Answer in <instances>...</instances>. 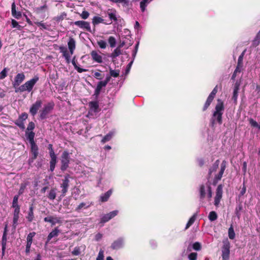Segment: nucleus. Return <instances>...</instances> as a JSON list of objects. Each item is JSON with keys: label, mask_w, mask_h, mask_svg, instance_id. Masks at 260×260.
<instances>
[{"label": "nucleus", "mask_w": 260, "mask_h": 260, "mask_svg": "<svg viewBox=\"0 0 260 260\" xmlns=\"http://www.w3.org/2000/svg\"><path fill=\"white\" fill-rule=\"evenodd\" d=\"M68 46L70 51L68 52L67 47L64 46H60L59 49L60 52L62 53V56L65 58L66 62L68 63L70 62V55L74 53V51L76 48V41L75 39L70 37L68 42Z\"/></svg>", "instance_id": "1"}, {"label": "nucleus", "mask_w": 260, "mask_h": 260, "mask_svg": "<svg viewBox=\"0 0 260 260\" xmlns=\"http://www.w3.org/2000/svg\"><path fill=\"white\" fill-rule=\"evenodd\" d=\"M212 117L216 120L217 123L221 124L222 123V115L224 110L223 102L221 99L217 100V103L215 108Z\"/></svg>", "instance_id": "2"}, {"label": "nucleus", "mask_w": 260, "mask_h": 260, "mask_svg": "<svg viewBox=\"0 0 260 260\" xmlns=\"http://www.w3.org/2000/svg\"><path fill=\"white\" fill-rule=\"evenodd\" d=\"M39 80V78L38 76H35L33 78L26 81L24 84L18 87L16 89L15 92H23L25 91H27L28 92H30Z\"/></svg>", "instance_id": "3"}, {"label": "nucleus", "mask_w": 260, "mask_h": 260, "mask_svg": "<svg viewBox=\"0 0 260 260\" xmlns=\"http://www.w3.org/2000/svg\"><path fill=\"white\" fill-rule=\"evenodd\" d=\"M55 106L54 103L51 101L44 105L39 111V118L41 120L46 119L48 115L52 111Z\"/></svg>", "instance_id": "4"}, {"label": "nucleus", "mask_w": 260, "mask_h": 260, "mask_svg": "<svg viewBox=\"0 0 260 260\" xmlns=\"http://www.w3.org/2000/svg\"><path fill=\"white\" fill-rule=\"evenodd\" d=\"M71 157L70 153L67 150H64L60 157V170L64 172L69 167Z\"/></svg>", "instance_id": "5"}, {"label": "nucleus", "mask_w": 260, "mask_h": 260, "mask_svg": "<svg viewBox=\"0 0 260 260\" xmlns=\"http://www.w3.org/2000/svg\"><path fill=\"white\" fill-rule=\"evenodd\" d=\"M39 147L37 144L30 145V154L31 156L28 160V164L29 166L34 162V160L39 155Z\"/></svg>", "instance_id": "6"}, {"label": "nucleus", "mask_w": 260, "mask_h": 260, "mask_svg": "<svg viewBox=\"0 0 260 260\" xmlns=\"http://www.w3.org/2000/svg\"><path fill=\"white\" fill-rule=\"evenodd\" d=\"M222 247V260H229L230 253V243L227 240L223 242Z\"/></svg>", "instance_id": "7"}, {"label": "nucleus", "mask_w": 260, "mask_h": 260, "mask_svg": "<svg viewBox=\"0 0 260 260\" xmlns=\"http://www.w3.org/2000/svg\"><path fill=\"white\" fill-rule=\"evenodd\" d=\"M70 178H72L69 174H66L64 176V179L62 180V183L60 184L61 193L62 196H64L68 192L69 187Z\"/></svg>", "instance_id": "8"}, {"label": "nucleus", "mask_w": 260, "mask_h": 260, "mask_svg": "<svg viewBox=\"0 0 260 260\" xmlns=\"http://www.w3.org/2000/svg\"><path fill=\"white\" fill-rule=\"evenodd\" d=\"M43 101L41 99H37L36 101L32 104L29 109V113L32 116H35L38 110L42 107Z\"/></svg>", "instance_id": "9"}, {"label": "nucleus", "mask_w": 260, "mask_h": 260, "mask_svg": "<svg viewBox=\"0 0 260 260\" xmlns=\"http://www.w3.org/2000/svg\"><path fill=\"white\" fill-rule=\"evenodd\" d=\"M25 78V76L23 73H18L16 75L14 80L12 82V85L15 88V91L20 86V85L24 80Z\"/></svg>", "instance_id": "10"}, {"label": "nucleus", "mask_w": 260, "mask_h": 260, "mask_svg": "<svg viewBox=\"0 0 260 260\" xmlns=\"http://www.w3.org/2000/svg\"><path fill=\"white\" fill-rule=\"evenodd\" d=\"M44 221L46 222H49L51 226L55 225L56 223L61 224L62 223L61 217L53 216H48L44 218Z\"/></svg>", "instance_id": "11"}, {"label": "nucleus", "mask_w": 260, "mask_h": 260, "mask_svg": "<svg viewBox=\"0 0 260 260\" xmlns=\"http://www.w3.org/2000/svg\"><path fill=\"white\" fill-rule=\"evenodd\" d=\"M222 188L223 186L222 184L218 185L216 190V196L214 198V205L215 206H218L219 204L220 200L222 197Z\"/></svg>", "instance_id": "12"}, {"label": "nucleus", "mask_w": 260, "mask_h": 260, "mask_svg": "<svg viewBox=\"0 0 260 260\" xmlns=\"http://www.w3.org/2000/svg\"><path fill=\"white\" fill-rule=\"evenodd\" d=\"M74 24L80 28L85 29L88 31H91V28L89 22L83 20L76 21L74 22Z\"/></svg>", "instance_id": "13"}, {"label": "nucleus", "mask_w": 260, "mask_h": 260, "mask_svg": "<svg viewBox=\"0 0 260 260\" xmlns=\"http://www.w3.org/2000/svg\"><path fill=\"white\" fill-rule=\"evenodd\" d=\"M124 245V239L123 238H119L113 241L110 246L113 250H118L121 248Z\"/></svg>", "instance_id": "14"}, {"label": "nucleus", "mask_w": 260, "mask_h": 260, "mask_svg": "<svg viewBox=\"0 0 260 260\" xmlns=\"http://www.w3.org/2000/svg\"><path fill=\"white\" fill-rule=\"evenodd\" d=\"M118 213V211L114 210L112 212H110L109 213L105 214L101 219L100 223H104L106 222H108L111 219L114 217L116 215H117Z\"/></svg>", "instance_id": "15"}, {"label": "nucleus", "mask_w": 260, "mask_h": 260, "mask_svg": "<svg viewBox=\"0 0 260 260\" xmlns=\"http://www.w3.org/2000/svg\"><path fill=\"white\" fill-rule=\"evenodd\" d=\"M88 106L89 107V112L96 113L101 111L98 101H91L89 102Z\"/></svg>", "instance_id": "16"}, {"label": "nucleus", "mask_w": 260, "mask_h": 260, "mask_svg": "<svg viewBox=\"0 0 260 260\" xmlns=\"http://www.w3.org/2000/svg\"><path fill=\"white\" fill-rule=\"evenodd\" d=\"M60 232V231L58 229V227H55L53 230H52L47 236L46 244L49 243L52 238L57 237Z\"/></svg>", "instance_id": "17"}, {"label": "nucleus", "mask_w": 260, "mask_h": 260, "mask_svg": "<svg viewBox=\"0 0 260 260\" xmlns=\"http://www.w3.org/2000/svg\"><path fill=\"white\" fill-rule=\"evenodd\" d=\"M13 229L15 230L16 226L18 224V220L19 218L20 210H14L13 211Z\"/></svg>", "instance_id": "18"}, {"label": "nucleus", "mask_w": 260, "mask_h": 260, "mask_svg": "<svg viewBox=\"0 0 260 260\" xmlns=\"http://www.w3.org/2000/svg\"><path fill=\"white\" fill-rule=\"evenodd\" d=\"M12 15L17 19H19L22 17V13L20 11H17L16 10V5L13 2L11 6Z\"/></svg>", "instance_id": "19"}, {"label": "nucleus", "mask_w": 260, "mask_h": 260, "mask_svg": "<svg viewBox=\"0 0 260 260\" xmlns=\"http://www.w3.org/2000/svg\"><path fill=\"white\" fill-rule=\"evenodd\" d=\"M34 209V205L31 204L29 207L27 215L26 216V218L29 222H32L35 218Z\"/></svg>", "instance_id": "20"}, {"label": "nucleus", "mask_w": 260, "mask_h": 260, "mask_svg": "<svg viewBox=\"0 0 260 260\" xmlns=\"http://www.w3.org/2000/svg\"><path fill=\"white\" fill-rule=\"evenodd\" d=\"M90 55L93 60L98 63H102L103 62L102 56L100 55L96 51H92L90 53Z\"/></svg>", "instance_id": "21"}, {"label": "nucleus", "mask_w": 260, "mask_h": 260, "mask_svg": "<svg viewBox=\"0 0 260 260\" xmlns=\"http://www.w3.org/2000/svg\"><path fill=\"white\" fill-rule=\"evenodd\" d=\"M93 205L92 202L90 203H81L76 208L75 211L76 212H79L82 209H86L90 207L91 205Z\"/></svg>", "instance_id": "22"}, {"label": "nucleus", "mask_w": 260, "mask_h": 260, "mask_svg": "<svg viewBox=\"0 0 260 260\" xmlns=\"http://www.w3.org/2000/svg\"><path fill=\"white\" fill-rule=\"evenodd\" d=\"M112 193V190L109 189L106 192H105L104 194H103L100 196V201H101V202H103V203L107 202L109 200V199L110 197L111 196Z\"/></svg>", "instance_id": "23"}, {"label": "nucleus", "mask_w": 260, "mask_h": 260, "mask_svg": "<svg viewBox=\"0 0 260 260\" xmlns=\"http://www.w3.org/2000/svg\"><path fill=\"white\" fill-rule=\"evenodd\" d=\"M25 134L27 137V139L29 141V143L31 145L36 144L34 141V138L35 134L33 132H25Z\"/></svg>", "instance_id": "24"}, {"label": "nucleus", "mask_w": 260, "mask_h": 260, "mask_svg": "<svg viewBox=\"0 0 260 260\" xmlns=\"http://www.w3.org/2000/svg\"><path fill=\"white\" fill-rule=\"evenodd\" d=\"M219 164V160H216L215 162L213 164L212 167L209 170L208 178H210L211 174L213 172H215L218 168Z\"/></svg>", "instance_id": "25"}, {"label": "nucleus", "mask_w": 260, "mask_h": 260, "mask_svg": "<svg viewBox=\"0 0 260 260\" xmlns=\"http://www.w3.org/2000/svg\"><path fill=\"white\" fill-rule=\"evenodd\" d=\"M107 14L111 20H113L115 22L117 21L116 10L109 9L107 11Z\"/></svg>", "instance_id": "26"}, {"label": "nucleus", "mask_w": 260, "mask_h": 260, "mask_svg": "<svg viewBox=\"0 0 260 260\" xmlns=\"http://www.w3.org/2000/svg\"><path fill=\"white\" fill-rule=\"evenodd\" d=\"M51 159L50 161V171L53 172L56 166L57 162V157L56 155L50 156Z\"/></svg>", "instance_id": "27"}, {"label": "nucleus", "mask_w": 260, "mask_h": 260, "mask_svg": "<svg viewBox=\"0 0 260 260\" xmlns=\"http://www.w3.org/2000/svg\"><path fill=\"white\" fill-rule=\"evenodd\" d=\"M18 198L19 195H15L13 198L12 207L14 210H20V206L18 204Z\"/></svg>", "instance_id": "28"}, {"label": "nucleus", "mask_w": 260, "mask_h": 260, "mask_svg": "<svg viewBox=\"0 0 260 260\" xmlns=\"http://www.w3.org/2000/svg\"><path fill=\"white\" fill-rule=\"evenodd\" d=\"M200 198L201 200L204 199L206 197V190L205 186L204 184H201L199 188Z\"/></svg>", "instance_id": "29"}, {"label": "nucleus", "mask_w": 260, "mask_h": 260, "mask_svg": "<svg viewBox=\"0 0 260 260\" xmlns=\"http://www.w3.org/2000/svg\"><path fill=\"white\" fill-rule=\"evenodd\" d=\"M56 189L55 188H53L50 189L47 197L49 199L51 200H54L56 197Z\"/></svg>", "instance_id": "30"}, {"label": "nucleus", "mask_w": 260, "mask_h": 260, "mask_svg": "<svg viewBox=\"0 0 260 260\" xmlns=\"http://www.w3.org/2000/svg\"><path fill=\"white\" fill-rule=\"evenodd\" d=\"M224 172V171L220 170V171L218 173V174L215 175L213 180V185H216L217 182L221 179Z\"/></svg>", "instance_id": "31"}, {"label": "nucleus", "mask_w": 260, "mask_h": 260, "mask_svg": "<svg viewBox=\"0 0 260 260\" xmlns=\"http://www.w3.org/2000/svg\"><path fill=\"white\" fill-rule=\"evenodd\" d=\"M121 54H122V53H121V49L120 48L117 47L115 49H114L113 52L111 54L110 57L112 59H114L116 57L118 56L119 55H120Z\"/></svg>", "instance_id": "32"}, {"label": "nucleus", "mask_w": 260, "mask_h": 260, "mask_svg": "<svg viewBox=\"0 0 260 260\" xmlns=\"http://www.w3.org/2000/svg\"><path fill=\"white\" fill-rule=\"evenodd\" d=\"M114 133L112 132H109L108 134L104 136V137L101 140L102 143H105L108 141H109L112 138Z\"/></svg>", "instance_id": "33"}, {"label": "nucleus", "mask_w": 260, "mask_h": 260, "mask_svg": "<svg viewBox=\"0 0 260 260\" xmlns=\"http://www.w3.org/2000/svg\"><path fill=\"white\" fill-rule=\"evenodd\" d=\"M228 236L230 239L233 240L235 238V233L232 224L231 225L228 230Z\"/></svg>", "instance_id": "34"}, {"label": "nucleus", "mask_w": 260, "mask_h": 260, "mask_svg": "<svg viewBox=\"0 0 260 260\" xmlns=\"http://www.w3.org/2000/svg\"><path fill=\"white\" fill-rule=\"evenodd\" d=\"M104 20L99 16H94L92 19V24L94 25H96L101 23H104Z\"/></svg>", "instance_id": "35"}, {"label": "nucleus", "mask_w": 260, "mask_h": 260, "mask_svg": "<svg viewBox=\"0 0 260 260\" xmlns=\"http://www.w3.org/2000/svg\"><path fill=\"white\" fill-rule=\"evenodd\" d=\"M15 124L18 126L21 129L23 130L25 129V126L24 122L21 121L19 118L16 119L14 122Z\"/></svg>", "instance_id": "36"}, {"label": "nucleus", "mask_w": 260, "mask_h": 260, "mask_svg": "<svg viewBox=\"0 0 260 260\" xmlns=\"http://www.w3.org/2000/svg\"><path fill=\"white\" fill-rule=\"evenodd\" d=\"M213 100L212 99L209 98V96L208 97V98L203 106V111H206L208 108V107L210 106L211 103L212 102Z\"/></svg>", "instance_id": "37"}, {"label": "nucleus", "mask_w": 260, "mask_h": 260, "mask_svg": "<svg viewBox=\"0 0 260 260\" xmlns=\"http://www.w3.org/2000/svg\"><path fill=\"white\" fill-rule=\"evenodd\" d=\"M208 218L211 221H215L217 218V215L216 212L211 211L209 213Z\"/></svg>", "instance_id": "38"}, {"label": "nucleus", "mask_w": 260, "mask_h": 260, "mask_svg": "<svg viewBox=\"0 0 260 260\" xmlns=\"http://www.w3.org/2000/svg\"><path fill=\"white\" fill-rule=\"evenodd\" d=\"M196 215H193L189 218V220L188 221V222L186 225L185 230H187V229H188L194 223V222L196 220Z\"/></svg>", "instance_id": "39"}, {"label": "nucleus", "mask_w": 260, "mask_h": 260, "mask_svg": "<svg viewBox=\"0 0 260 260\" xmlns=\"http://www.w3.org/2000/svg\"><path fill=\"white\" fill-rule=\"evenodd\" d=\"M108 43L110 45V46L111 48H114L115 47L116 45V39L113 36L109 37L108 40Z\"/></svg>", "instance_id": "40"}, {"label": "nucleus", "mask_w": 260, "mask_h": 260, "mask_svg": "<svg viewBox=\"0 0 260 260\" xmlns=\"http://www.w3.org/2000/svg\"><path fill=\"white\" fill-rule=\"evenodd\" d=\"M109 71H110V75L112 77L116 78L119 76L120 71L119 70H113L110 68L109 70Z\"/></svg>", "instance_id": "41"}, {"label": "nucleus", "mask_w": 260, "mask_h": 260, "mask_svg": "<svg viewBox=\"0 0 260 260\" xmlns=\"http://www.w3.org/2000/svg\"><path fill=\"white\" fill-rule=\"evenodd\" d=\"M36 235V233L35 232L29 233L26 238V242L32 243L33 238Z\"/></svg>", "instance_id": "42"}, {"label": "nucleus", "mask_w": 260, "mask_h": 260, "mask_svg": "<svg viewBox=\"0 0 260 260\" xmlns=\"http://www.w3.org/2000/svg\"><path fill=\"white\" fill-rule=\"evenodd\" d=\"M9 70V69L5 68L0 73V80L5 79L7 76V72Z\"/></svg>", "instance_id": "43"}, {"label": "nucleus", "mask_w": 260, "mask_h": 260, "mask_svg": "<svg viewBox=\"0 0 260 260\" xmlns=\"http://www.w3.org/2000/svg\"><path fill=\"white\" fill-rule=\"evenodd\" d=\"M243 206L241 203H239L238 206H236L235 209V213L238 218L240 216V212L242 210Z\"/></svg>", "instance_id": "44"}, {"label": "nucleus", "mask_w": 260, "mask_h": 260, "mask_svg": "<svg viewBox=\"0 0 260 260\" xmlns=\"http://www.w3.org/2000/svg\"><path fill=\"white\" fill-rule=\"evenodd\" d=\"M28 184V183L27 182H25V183H21V185H20V188H19V191H18V194L19 196L22 194L24 192V189H25L26 186Z\"/></svg>", "instance_id": "45"}, {"label": "nucleus", "mask_w": 260, "mask_h": 260, "mask_svg": "<svg viewBox=\"0 0 260 260\" xmlns=\"http://www.w3.org/2000/svg\"><path fill=\"white\" fill-rule=\"evenodd\" d=\"M35 123L32 121H30L28 123L27 125L26 131L27 132H32V131L35 129Z\"/></svg>", "instance_id": "46"}, {"label": "nucleus", "mask_w": 260, "mask_h": 260, "mask_svg": "<svg viewBox=\"0 0 260 260\" xmlns=\"http://www.w3.org/2000/svg\"><path fill=\"white\" fill-rule=\"evenodd\" d=\"M244 53L245 51H244L238 57L237 65L239 66H243V59Z\"/></svg>", "instance_id": "47"}, {"label": "nucleus", "mask_w": 260, "mask_h": 260, "mask_svg": "<svg viewBox=\"0 0 260 260\" xmlns=\"http://www.w3.org/2000/svg\"><path fill=\"white\" fill-rule=\"evenodd\" d=\"M99 72H95L93 74V76L98 80H101L103 78L104 76L100 73L101 71H99Z\"/></svg>", "instance_id": "48"}, {"label": "nucleus", "mask_w": 260, "mask_h": 260, "mask_svg": "<svg viewBox=\"0 0 260 260\" xmlns=\"http://www.w3.org/2000/svg\"><path fill=\"white\" fill-rule=\"evenodd\" d=\"M217 85H216L214 88V89H213V90L212 91V92L210 93V94H209V95L208 96L213 100L214 99L215 96L216 94L217 93Z\"/></svg>", "instance_id": "49"}, {"label": "nucleus", "mask_w": 260, "mask_h": 260, "mask_svg": "<svg viewBox=\"0 0 260 260\" xmlns=\"http://www.w3.org/2000/svg\"><path fill=\"white\" fill-rule=\"evenodd\" d=\"M106 85L107 84L103 81H101L98 83L96 88L101 91L102 88Z\"/></svg>", "instance_id": "50"}, {"label": "nucleus", "mask_w": 260, "mask_h": 260, "mask_svg": "<svg viewBox=\"0 0 260 260\" xmlns=\"http://www.w3.org/2000/svg\"><path fill=\"white\" fill-rule=\"evenodd\" d=\"M192 248L195 250H200L201 249V245L199 242H196L193 244Z\"/></svg>", "instance_id": "51"}, {"label": "nucleus", "mask_w": 260, "mask_h": 260, "mask_svg": "<svg viewBox=\"0 0 260 260\" xmlns=\"http://www.w3.org/2000/svg\"><path fill=\"white\" fill-rule=\"evenodd\" d=\"M98 44L102 49H105L106 48L107 46V43L104 40H100L98 41Z\"/></svg>", "instance_id": "52"}, {"label": "nucleus", "mask_w": 260, "mask_h": 260, "mask_svg": "<svg viewBox=\"0 0 260 260\" xmlns=\"http://www.w3.org/2000/svg\"><path fill=\"white\" fill-rule=\"evenodd\" d=\"M18 118L24 122V121L28 118V114L26 112H23L19 115Z\"/></svg>", "instance_id": "53"}, {"label": "nucleus", "mask_w": 260, "mask_h": 260, "mask_svg": "<svg viewBox=\"0 0 260 260\" xmlns=\"http://www.w3.org/2000/svg\"><path fill=\"white\" fill-rule=\"evenodd\" d=\"M11 24L12 28H18V29H20V25H19L18 22L16 20L12 19Z\"/></svg>", "instance_id": "54"}, {"label": "nucleus", "mask_w": 260, "mask_h": 260, "mask_svg": "<svg viewBox=\"0 0 260 260\" xmlns=\"http://www.w3.org/2000/svg\"><path fill=\"white\" fill-rule=\"evenodd\" d=\"M207 197L210 199L212 197V191L210 184L207 185Z\"/></svg>", "instance_id": "55"}, {"label": "nucleus", "mask_w": 260, "mask_h": 260, "mask_svg": "<svg viewBox=\"0 0 260 260\" xmlns=\"http://www.w3.org/2000/svg\"><path fill=\"white\" fill-rule=\"evenodd\" d=\"M198 254L196 252H191L188 255L189 260H197Z\"/></svg>", "instance_id": "56"}, {"label": "nucleus", "mask_w": 260, "mask_h": 260, "mask_svg": "<svg viewBox=\"0 0 260 260\" xmlns=\"http://www.w3.org/2000/svg\"><path fill=\"white\" fill-rule=\"evenodd\" d=\"M66 15H66V14L65 13H63L61 15H58V16L55 17L54 19L56 21L59 22V21L62 20L64 19V17L66 16Z\"/></svg>", "instance_id": "57"}, {"label": "nucleus", "mask_w": 260, "mask_h": 260, "mask_svg": "<svg viewBox=\"0 0 260 260\" xmlns=\"http://www.w3.org/2000/svg\"><path fill=\"white\" fill-rule=\"evenodd\" d=\"M7 242V236H3L2 238V247H6Z\"/></svg>", "instance_id": "58"}, {"label": "nucleus", "mask_w": 260, "mask_h": 260, "mask_svg": "<svg viewBox=\"0 0 260 260\" xmlns=\"http://www.w3.org/2000/svg\"><path fill=\"white\" fill-rule=\"evenodd\" d=\"M89 16V13L88 12L86 11H83L80 14V16L83 19H86L88 18Z\"/></svg>", "instance_id": "59"}, {"label": "nucleus", "mask_w": 260, "mask_h": 260, "mask_svg": "<svg viewBox=\"0 0 260 260\" xmlns=\"http://www.w3.org/2000/svg\"><path fill=\"white\" fill-rule=\"evenodd\" d=\"M238 96V91H233V95L232 96V100L234 101V102L235 104L237 103V99Z\"/></svg>", "instance_id": "60"}, {"label": "nucleus", "mask_w": 260, "mask_h": 260, "mask_svg": "<svg viewBox=\"0 0 260 260\" xmlns=\"http://www.w3.org/2000/svg\"><path fill=\"white\" fill-rule=\"evenodd\" d=\"M72 254L73 255H79L80 254V248L79 247H75L72 251Z\"/></svg>", "instance_id": "61"}, {"label": "nucleus", "mask_w": 260, "mask_h": 260, "mask_svg": "<svg viewBox=\"0 0 260 260\" xmlns=\"http://www.w3.org/2000/svg\"><path fill=\"white\" fill-rule=\"evenodd\" d=\"M48 149L49 150V155L50 156H53L56 155L54 153V150L53 149V145L51 144H49Z\"/></svg>", "instance_id": "62"}, {"label": "nucleus", "mask_w": 260, "mask_h": 260, "mask_svg": "<svg viewBox=\"0 0 260 260\" xmlns=\"http://www.w3.org/2000/svg\"><path fill=\"white\" fill-rule=\"evenodd\" d=\"M249 123L251 124V125L254 127H258V124L257 122L254 120L252 118H250L249 119Z\"/></svg>", "instance_id": "63"}, {"label": "nucleus", "mask_w": 260, "mask_h": 260, "mask_svg": "<svg viewBox=\"0 0 260 260\" xmlns=\"http://www.w3.org/2000/svg\"><path fill=\"white\" fill-rule=\"evenodd\" d=\"M147 5V3H145V2L143 1L141 2L140 8L142 12H144L145 11Z\"/></svg>", "instance_id": "64"}]
</instances>
